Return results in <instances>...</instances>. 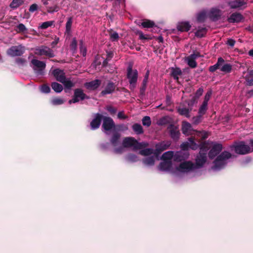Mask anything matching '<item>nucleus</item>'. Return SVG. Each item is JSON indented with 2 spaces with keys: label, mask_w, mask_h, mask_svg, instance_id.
Returning <instances> with one entry per match:
<instances>
[{
  "label": "nucleus",
  "mask_w": 253,
  "mask_h": 253,
  "mask_svg": "<svg viewBox=\"0 0 253 253\" xmlns=\"http://www.w3.org/2000/svg\"><path fill=\"white\" fill-rule=\"evenodd\" d=\"M223 12L217 7H212L208 12L209 18L213 21L219 20Z\"/></svg>",
  "instance_id": "nucleus-13"
},
{
  "label": "nucleus",
  "mask_w": 253,
  "mask_h": 253,
  "mask_svg": "<svg viewBox=\"0 0 253 253\" xmlns=\"http://www.w3.org/2000/svg\"><path fill=\"white\" fill-rule=\"evenodd\" d=\"M189 153L188 151H179L174 153V161L181 162L188 159Z\"/></svg>",
  "instance_id": "nucleus-18"
},
{
  "label": "nucleus",
  "mask_w": 253,
  "mask_h": 253,
  "mask_svg": "<svg viewBox=\"0 0 253 253\" xmlns=\"http://www.w3.org/2000/svg\"><path fill=\"white\" fill-rule=\"evenodd\" d=\"M52 74L56 80L61 83L64 81L66 78L64 71L59 69H55L52 71Z\"/></svg>",
  "instance_id": "nucleus-25"
},
{
  "label": "nucleus",
  "mask_w": 253,
  "mask_h": 253,
  "mask_svg": "<svg viewBox=\"0 0 253 253\" xmlns=\"http://www.w3.org/2000/svg\"><path fill=\"white\" fill-rule=\"evenodd\" d=\"M224 63H225L224 60L222 57H219L216 64L209 67V71L211 72L215 71L217 69L220 68V67Z\"/></svg>",
  "instance_id": "nucleus-30"
},
{
  "label": "nucleus",
  "mask_w": 253,
  "mask_h": 253,
  "mask_svg": "<svg viewBox=\"0 0 253 253\" xmlns=\"http://www.w3.org/2000/svg\"><path fill=\"white\" fill-rule=\"evenodd\" d=\"M72 24V18L70 17L68 19L67 22L66 24V32L70 34L71 32V27Z\"/></svg>",
  "instance_id": "nucleus-50"
},
{
  "label": "nucleus",
  "mask_w": 253,
  "mask_h": 253,
  "mask_svg": "<svg viewBox=\"0 0 253 253\" xmlns=\"http://www.w3.org/2000/svg\"><path fill=\"white\" fill-rule=\"evenodd\" d=\"M231 148H234L235 152L240 155H245L252 152L250 146L246 144L244 141L235 143L231 146Z\"/></svg>",
  "instance_id": "nucleus-7"
},
{
  "label": "nucleus",
  "mask_w": 253,
  "mask_h": 253,
  "mask_svg": "<svg viewBox=\"0 0 253 253\" xmlns=\"http://www.w3.org/2000/svg\"><path fill=\"white\" fill-rule=\"evenodd\" d=\"M174 152L172 151H168L165 152L161 157V159L164 161H172V159L174 160Z\"/></svg>",
  "instance_id": "nucleus-33"
},
{
  "label": "nucleus",
  "mask_w": 253,
  "mask_h": 253,
  "mask_svg": "<svg viewBox=\"0 0 253 253\" xmlns=\"http://www.w3.org/2000/svg\"><path fill=\"white\" fill-rule=\"evenodd\" d=\"M116 88V85L112 82H109L105 86L104 89L102 90L101 94L102 95H105L112 93Z\"/></svg>",
  "instance_id": "nucleus-22"
},
{
  "label": "nucleus",
  "mask_w": 253,
  "mask_h": 253,
  "mask_svg": "<svg viewBox=\"0 0 253 253\" xmlns=\"http://www.w3.org/2000/svg\"><path fill=\"white\" fill-rule=\"evenodd\" d=\"M40 90L41 91L42 93H48L50 91V88L48 85L46 84H43L41 86Z\"/></svg>",
  "instance_id": "nucleus-55"
},
{
  "label": "nucleus",
  "mask_w": 253,
  "mask_h": 253,
  "mask_svg": "<svg viewBox=\"0 0 253 253\" xmlns=\"http://www.w3.org/2000/svg\"><path fill=\"white\" fill-rule=\"evenodd\" d=\"M16 63L21 66H23L26 63V60L23 58H17L16 59Z\"/></svg>",
  "instance_id": "nucleus-62"
},
{
  "label": "nucleus",
  "mask_w": 253,
  "mask_h": 253,
  "mask_svg": "<svg viewBox=\"0 0 253 253\" xmlns=\"http://www.w3.org/2000/svg\"><path fill=\"white\" fill-rule=\"evenodd\" d=\"M64 85L66 88L68 89H70L72 87L75 85V83H73V82L69 78H65L64 81L63 82H61Z\"/></svg>",
  "instance_id": "nucleus-37"
},
{
  "label": "nucleus",
  "mask_w": 253,
  "mask_h": 253,
  "mask_svg": "<svg viewBox=\"0 0 253 253\" xmlns=\"http://www.w3.org/2000/svg\"><path fill=\"white\" fill-rule=\"evenodd\" d=\"M168 129L171 138L173 140L176 141L179 139L180 132L176 126L171 124L168 126Z\"/></svg>",
  "instance_id": "nucleus-17"
},
{
  "label": "nucleus",
  "mask_w": 253,
  "mask_h": 253,
  "mask_svg": "<svg viewBox=\"0 0 253 253\" xmlns=\"http://www.w3.org/2000/svg\"><path fill=\"white\" fill-rule=\"evenodd\" d=\"M101 120L102 116L100 114H97L95 118L90 122V126L91 129L95 130L98 128L100 125Z\"/></svg>",
  "instance_id": "nucleus-24"
},
{
  "label": "nucleus",
  "mask_w": 253,
  "mask_h": 253,
  "mask_svg": "<svg viewBox=\"0 0 253 253\" xmlns=\"http://www.w3.org/2000/svg\"><path fill=\"white\" fill-rule=\"evenodd\" d=\"M172 161L162 160L158 167L159 170L162 171H169L172 169Z\"/></svg>",
  "instance_id": "nucleus-19"
},
{
  "label": "nucleus",
  "mask_w": 253,
  "mask_h": 253,
  "mask_svg": "<svg viewBox=\"0 0 253 253\" xmlns=\"http://www.w3.org/2000/svg\"><path fill=\"white\" fill-rule=\"evenodd\" d=\"M51 87L57 93H60L63 90L62 85L56 82H53L51 84Z\"/></svg>",
  "instance_id": "nucleus-38"
},
{
  "label": "nucleus",
  "mask_w": 253,
  "mask_h": 253,
  "mask_svg": "<svg viewBox=\"0 0 253 253\" xmlns=\"http://www.w3.org/2000/svg\"><path fill=\"white\" fill-rule=\"evenodd\" d=\"M204 90L202 87H200L195 93V97L199 98L200 97L203 93Z\"/></svg>",
  "instance_id": "nucleus-61"
},
{
  "label": "nucleus",
  "mask_w": 253,
  "mask_h": 253,
  "mask_svg": "<svg viewBox=\"0 0 253 253\" xmlns=\"http://www.w3.org/2000/svg\"><path fill=\"white\" fill-rule=\"evenodd\" d=\"M121 134L115 132L113 133L110 139V142L102 143L101 144V148L103 150H107L110 148L111 145L114 147V149L118 148L121 145L120 140Z\"/></svg>",
  "instance_id": "nucleus-3"
},
{
  "label": "nucleus",
  "mask_w": 253,
  "mask_h": 253,
  "mask_svg": "<svg viewBox=\"0 0 253 253\" xmlns=\"http://www.w3.org/2000/svg\"><path fill=\"white\" fill-rule=\"evenodd\" d=\"M23 3V0H13L10 4V7L12 9H16L22 5Z\"/></svg>",
  "instance_id": "nucleus-40"
},
{
  "label": "nucleus",
  "mask_w": 253,
  "mask_h": 253,
  "mask_svg": "<svg viewBox=\"0 0 253 253\" xmlns=\"http://www.w3.org/2000/svg\"><path fill=\"white\" fill-rule=\"evenodd\" d=\"M54 23L53 21H48L43 22L40 26V28L42 29H45L51 26Z\"/></svg>",
  "instance_id": "nucleus-52"
},
{
  "label": "nucleus",
  "mask_w": 253,
  "mask_h": 253,
  "mask_svg": "<svg viewBox=\"0 0 253 253\" xmlns=\"http://www.w3.org/2000/svg\"><path fill=\"white\" fill-rule=\"evenodd\" d=\"M59 7L57 4H55L51 6L46 7V10L47 12L49 13H52L54 12H57L59 11Z\"/></svg>",
  "instance_id": "nucleus-47"
},
{
  "label": "nucleus",
  "mask_w": 253,
  "mask_h": 253,
  "mask_svg": "<svg viewBox=\"0 0 253 253\" xmlns=\"http://www.w3.org/2000/svg\"><path fill=\"white\" fill-rule=\"evenodd\" d=\"M228 4L232 9H241L242 7L245 8L246 7L245 5L247 4V2L242 0H235L228 2Z\"/></svg>",
  "instance_id": "nucleus-20"
},
{
  "label": "nucleus",
  "mask_w": 253,
  "mask_h": 253,
  "mask_svg": "<svg viewBox=\"0 0 253 253\" xmlns=\"http://www.w3.org/2000/svg\"><path fill=\"white\" fill-rule=\"evenodd\" d=\"M129 147H132L133 150H136L140 149L142 145L132 137H126L123 139L122 144L114 149L113 151L116 154H120L125 151L126 148Z\"/></svg>",
  "instance_id": "nucleus-1"
},
{
  "label": "nucleus",
  "mask_w": 253,
  "mask_h": 253,
  "mask_svg": "<svg viewBox=\"0 0 253 253\" xmlns=\"http://www.w3.org/2000/svg\"><path fill=\"white\" fill-rule=\"evenodd\" d=\"M211 91H209L207 92L206 94L205 97H204V100L203 102V103L208 104V102L210 99V97L211 95Z\"/></svg>",
  "instance_id": "nucleus-56"
},
{
  "label": "nucleus",
  "mask_w": 253,
  "mask_h": 253,
  "mask_svg": "<svg viewBox=\"0 0 253 253\" xmlns=\"http://www.w3.org/2000/svg\"><path fill=\"white\" fill-rule=\"evenodd\" d=\"M148 77H149V71H147V73L146 74L144 79L142 82V84L144 86V89H146V84L148 82Z\"/></svg>",
  "instance_id": "nucleus-59"
},
{
  "label": "nucleus",
  "mask_w": 253,
  "mask_h": 253,
  "mask_svg": "<svg viewBox=\"0 0 253 253\" xmlns=\"http://www.w3.org/2000/svg\"><path fill=\"white\" fill-rule=\"evenodd\" d=\"M207 29L206 28H199L195 33V36L197 37L202 38L206 34Z\"/></svg>",
  "instance_id": "nucleus-41"
},
{
  "label": "nucleus",
  "mask_w": 253,
  "mask_h": 253,
  "mask_svg": "<svg viewBox=\"0 0 253 253\" xmlns=\"http://www.w3.org/2000/svg\"><path fill=\"white\" fill-rule=\"evenodd\" d=\"M182 131L185 135H190L193 131L191 125L188 122H183L182 125Z\"/></svg>",
  "instance_id": "nucleus-29"
},
{
  "label": "nucleus",
  "mask_w": 253,
  "mask_h": 253,
  "mask_svg": "<svg viewBox=\"0 0 253 253\" xmlns=\"http://www.w3.org/2000/svg\"><path fill=\"white\" fill-rule=\"evenodd\" d=\"M30 66L33 68L36 75H43L44 73V71L46 67L45 62L36 59H33L31 61Z\"/></svg>",
  "instance_id": "nucleus-4"
},
{
  "label": "nucleus",
  "mask_w": 253,
  "mask_h": 253,
  "mask_svg": "<svg viewBox=\"0 0 253 253\" xmlns=\"http://www.w3.org/2000/svg\"><path fill=\"white\" fill-rule=\"evenodd\" d=\"M24 52V46L19 45L11 47L7 50V53L11 57H15L22 55Z\"/></svg>",
  "instance_id": "nucleus-12"
},
{
  "label": "nucleus",
  "mask_w": 253,
  "mask_h": 253,
  "mask_svg": "<svg viewBox=\"0 0 253 253\" xmlns=\"http://www.w3.org/2000/svg\"><path fill=\"white\" fill-rule=\"evenodd\" d=\"M141 25L144 28H149L153 27L155 25V23L152 21L146 20L141 23Z\"/></svg>",
  "instance_id": "nucleus-45"
},
{
  "label": "nucleus",
  "mask_w": 253,
  "mask_h": 253,
  "mask_svg": "<svg viewBox=\"0 0 253 253\" xmlns=\"http://www.w3.org/2000/svg\"><path fill=\"white\" fill-rule=\"evenodd\" d=\"M200 57H201V55L199 52H194L187 57H186L185 61L190 67L195 68L197 66V63L196 60Z\"/></svg>",
  "instance_id": "nucleus-14"
},
{
  "label": "nucleus",
  "mask_w": 253,
  "mask_h": 253,
  "mask_svg": "<svg viewBox=\"0 0 253 253\" xmlns=\"http://www.w3.org/2000/svg\"><path fill=\"white\" fill-rule=\"evenodd\" d=\"M231 154L224 151L219 154L213 162L211 169L214 171H218L225 167L228 162V160L231 158Z\"/></svg>",
  "instance_id": "nucleus-2"
},
{
  "label": "nucleus",
  "mask_w": 253,
  "mask_h": 253,
  "mask_svg": "<svg viewBox=\"0 0 253 253\" xmlns=\"http://www.w3.org/2000/svg\"><path fill=\"white\" fill-rule=\"evenodd\" d=\"M142 122L143 125L147 127L150 126L151 124V120L150 117L149 116H145L143 117Z\"/></svg>",
  "instance_id": "nucleus-49"
},
{
  "label": "nucleus",
  "mask_w": 253,
  "mask_h": 253,
  "mask_svg": "<svg viewBox=\"0 0 253 253\" xmlns=\"http://www.w3.org/2000/svg\"><path fill=\"white\" fill-rule=\"evenodd\" d=\"M208 149L203 148H200V150L199 154L196 158L195 165L197 167V169L202 167L207 161V154Z\"/></svg>",
  "instance_id": "nucleus-9"
},
{
  "label": "nucleus",
  "mask_w": 253,
  "mask_h": 253,
  "mask_svg": "<svg viewBox=\"0 0 253 253\" xmlns=\"http://www.w3.org/2000/svg\"><path fill=\"white\" fill-rule=\"evenodd\" d=\"M80 49L81 53L82 54L83 56H85L86 54V48L84 45V42L83 40H81L80 41Z\"/></svg>",
  "instance_id": "nucleus-51"
},
{
  "label": "nucleus",
  "mask_w": 253,
  "mask_h": 253,
  "mask_svg": "<svg viewBox=\"0 0 253 253\" xmlns=\"http://www.w3.org/2000/svg\"><path fill=\"white\" fill-rule=\"evenodd\" d=\"M222 149V146L221 144H214L209 152V157L210 159H213L216 156L219 154V153L221 151Z\"/></svg>",
  "instance_id": "nucleus-16"
},
{
  "label": "nucleus",
  "mask_w": 253,
  "mask_h": 253,
  "mask_svg": "<svg viewBox=\"0 0 253 253\" xmlns=\"http://www.w3.org/2000/svg\"><path fill=\"white\" fill-rule=\"evenodd\" d=\"M101 84V81L96 79L91 82H87L84 84L85 87L90 90H94L97 89Z\"/></svg>",
  "instance_id": "nucleus-26"
},
{
  "label": "nucleus",
  "mask_w": 253,
  "mask_h": 253,
  "mask_svg": "<svg viewBox=\"0 0 253 253\" xmlns=\"http://www.w3.org/2000/svg\"><path fill=\"white\" fill-rule=\"evenodd\" d=\"M35 53L39 56L45 55L49 58H52L55 56L53 51L46 46H41L36 48Z\"/></svg>",
  "instance_id": "nucleus-10"
},
{
  "label": "nucleus",
  "mask_w": 253,
  "mask_h": 253,
  "mask_svg": "<svg viewBox=\"0 0 253 253\" xmlns=\"http://www.w3.org/2000/svg\"><path fill=\"white\" fill-rule=\"evenodd\" d=\"M202 120V115H198V116L194 117L192 118V122L195 125H197L199 124L200 122H201Z\"/></svg>",
  "instance_id": "nucleus-54"
},
{
  "label": "nucleus",
  "mask_w": 253,
  "mask_h": 253,
  "mask_svg": "<svg viewBox=\"0 0 253 253\" xmlns=\"http://www.w3.org/2000/svg\"><path fill=\"white\" fill-rule=\"evenodd\" d=\"M226 43L231 47H233L235 45V41L232 39H230L227 40Z\"/></svg>",
  "instance_id": "nucleus-64"
},
{
  "label": "nucleus",
  "mask_w": 253,
  "mask_h": 253,
  "mask_svg": "<svg viewBox=\"0 0 253 253\" xmlns=\"http://www.w3.org/2000/svg\"><path fill=\"white\" fill-rule=\"evenodd\" d=\"M247 85L249 86L253 85V70L250 71L245 77Z\"/></svg>",
  "instance_id": "nucleus-35"
},
{
  "label": "nucleus",
  "mask_w": 253,
  "mask_h": 253,
  "mask_svg": "<svg viewBox=\"0 0 253 253\" xmlns=\"http://www.w3.org/2000/svg\"><path fill=\"white\" fill-rule=\"evenodd\" d=\"M176 27L180 32H187L190 30L191 25L188 21H181L178 23Z\"/></svg>",
  "instance_id": "nucleus-28"
},
{
  "label": "nucleus",
  "mask_w": 253,
  "mask_h": 253,
  "mask_svg": "<svg viewBox=\"0 0 253 253\" xmlns=\"http://www.w3.org/2000/svg\"><path fill=\"white\" fill-rule=\"evenodd\" d=\"M207 15H208V12L205 9L199 11L196 14L197 21L200 23L204 22L206 19Z\"/></svg>",
  "instance_id": "nucleus-31"
},
{
  "label": "nucleus",
  "mask_w": 253,
  "mask_h": 253,
  "mask_svg": "<svg viewBox=\"0 0 253 253\" xmlns=\"http://www.w3.org/2000/svg\"><path fill=\"white\" fill-rule=\"evenodd\" d=\"M232 66L229 63H223L222 66L220 67V71L225 73H229L231 72L232 70Z\"/></svg>",
  "instance_id": "nucleus-36"
},
{
  "label": "nucleus",
  "mask_w": 253,
  "mask_h": 253,
  "mask_svg": "<svg viewBox=\"0 0 253 253\" xmlns=\"http://www.w3.org/2000/svg\"><path fill=\"white\" fill-rule=\"evenodd\" d=\"M182 74V71L179 68L172 67L171 68V76L177 82H178L179 80V76H181Z\"/></svg>",
  "instance_id": "nucleus-32"
},
{
  "label": "nucleus",
  "mask_w": 253,
  "mask_h": 253,
  "mask_svg": "<svg viewBox=\"0 0 253 253\" xmlns=\"http://www.w3.org/2000/svg\"><path fill=\"white\" fill-rule=\"evenodd\" d=\"M110 40L112 42H116L118 41L119 36L118 33H117L116 32H114L113 33H110Z\"/></svg>",
  "instance_id": "nucleus-53"
},
{
  "label": "nucleus",
  "mask_w": 253,
  "mask_h": 253,
  "mask_svg": "<svg viewBox=\"0 0 253 253\" xmlns=\"http://www.w3.org/2000/svg\"><path fill=\"white\" fill-rule=\"evenodd\" d=\"M126 160L129 162H135L138 160V157L134 154H129L126 157Z\"/></svg>",
  "instance_id": "nucleus-48"
},
{
  "label": "nucleus",
  "mask_w": 253,
  "mask_h": 253,
  "mask_svg": "<svg viewBox=\"0 0 253 253\" xmlns=\"http://www.w3.org/2000/svg\"><path fill=\"white\" fill-rule=\"evenodd\" d=\"M17 28L18 30V32H24L27 30V29H26L25 26L23 24H22V23L19 24L17 26Z\"/></svg>",
  "instance_id": "nucleus-58"
},
{
  "label": "nucleus",
  "mask_w": 253,
  "mask_h": 253,
  "mask_svg": "<svg viewBox=\"0 0 253 253\" xmlns=\"http://www.w3.org/2000/svg\"><path fill=\"white\" fill-rule=\"evenodd\" d=\"M127 78L129 83V88L133 90L136 86L138 79V72L137 70H133L131 66L127 68Z\"/></svg>",
  "instance_id": "nucleus-5"
},
{
  "label": "nucleus",
  "mask_w": 253,
  "mask_h": 253,
  "mask_svg": "<svg viewBox=\"0 0 253 253\" xmlns=\"http://www.w3.org/2000/svg\"><path fill=\"white\" fill-rule=\"evenodd\" d=\"M132 127L133 131L137 134H140L143 132V128L140 124H135L132 126Z\"/></svg>",
  "instance_id": "nucleus-39"
},
{
  "label": "nucleus",
  "mask_w": 253,
  "mask_h": 253,
  "mask_svg": "<svg viewBox=\"0 0 253 253\" xmlns=\"http://www.w3.org/2000/svg\"><path fill=\"white\" fill-rule=\"evenodd\" d=\"M197 169V167L191 161H184L181 162L176 167V169L180 172L187 173L193 172Z\"/></svg>",
  "instance_id": "nucleus-6"
},
{
  "label": "nucleus",
  "mask_w": 253,
  "mask_h": 253,
  "mask_svg": "<svg viewBox=\"0 0 253 253\" xmlns=\"http://www.w3.org/2000/svg\"><path fill=\"white\" fill-rule=\"evenodd\" d=\"M208 109V104L202 103V105L199 108L198 114L199 115H204L205 114L207 110Z\"/></svg>",
  "instance_id": "nucleus-46"
},
{
  "label": "nucleus",
  "mask_w": 253,
  "mask_h": 253,
  "mask_svg": "<svg viewBox=\"0 0 253 253\" xmlns=\"http://www.w3.org/2000/svg\"><path fill=\"white\" fill-rule=\"evenodd\" d=\"M38 8V5L36 3H34L31 5L29 7V10L30 12H34L35 11L37 10Z\"/></svg>",
  "instance_id": "nucleus-60"
},
{
  "label": "nucleus",
  "mask_w": 253,
  "mask_h": 253,
  "mask_svg": "<svg viewBox=\"0 0 253 253\" xmlns=\"http://www.w3.org/2000/svg\"><path fill=\"white\" fill-rule=\"evenodd\" d=\"M153 151L152 148H146L139 151V153L142 156H149L153 153Z\"/></svg>",
  "instance_id": "nucleus-44"
},
{
  "label": "nucleus",
  "mask_w": 253,
  "mask_h": 253,
  "mask_svg": "<svg viewBox=\"0 0 253 253\" xmlns=\"http://www.w3.org/2000/svg\"><path fill=\"white\" fill-rule=\"evenodd\" d=\"M116 128L118 130L125 131L127 129V127L126 126H125L124 125H120L117 126Z\"/></svg>",
  "instance_id": "nucleus-63"
},
{
  "label": "nucleus",
  "mask_w": 253,
  "mask_h": 253,
  "mask_svg": "<svg viewBox=\"0 0 253 253\" xmlns=\"http://www.w3.org/2000/svg\"><path fill=\"white\" fill-rule=\"evenodd\" d=\"M180 147L181 148V151H187L188 148H191L192 150H196L198 148V145L194 142V139L190 137L187 142L181 144Z\"/></svg>",
  "instance_id": "nucleus-15"
},
{
  "label": "nucleus",
  "mask_w": 253,
  "mask_h": 253,
  "mask_svg": "<svg viewBox=\"0 0 253 253\" xmlns=\"http://www.w3.org/2000/svg\"><path fill=\"white\" fill-rule=\"evenodd\" d=\"M139 39L140 40H150L151 37L149 35H145L143 34L142 32H138Z\"/></svg>",
  "instance_id": "nucleus-57"
},
{
  "label": "nucleus",
  "mask_w": 253,
  "mask_h": 253,
  "mask_svg": "<svg viewBox=\"0 0 253 253\" xmlns=\"http://www.w3.org/2000/svg\"><path fill=\"white\" fill-rule=\"evenodd\" d=\"M244 17L240 13L234 12L232 13L228 19L229 23H239L242 21Z\"/></svg>",
  "instance_id": "nucleus-27"
},
{
  "label": "nucleus",
  "mask_w": 253,
  "mask_h": 253,
  "mask_svg": "<svg viewBox=\"0 0 253 253\" xmlns=\"http://www.w3.org/2000/svg\"><path fill=\"white\" fill-rule=\"evenodd\" d=\"M155 161V156H152L147 157L142 160L143 163L147 166H152L154 165Z\"/></svg>",
  "instance_id": "nucleus-34"
},
{
  "label": "nucleus",
  "mask_w": 253,
  "mask_h": 253,
  "mask_svg": "<svg viewBox=\"0 0 253 253\" xmlns=\"http://www.w3.org/2000/svg\"><path fill=\"white\" fill-rule=\"evenodd\" d=\"M170 141H163L156 145V150L158 153H161L168 149L171 145Z\"/></svg>",
  "instance_id": "nucleus-23"
},
{
  "label": "nucleus",
  "mask_w": 253,
  "mask_h": 253,
  "mask_svg": "<svg viewBox=\"0 0 253 253\" xmlns=\"http://www.w3.org/2000/svg\"><path fill=\"white\" fill-rule=\"evenodd\" d=\"M194 104L193 101H191L190 103H188V105L190 106L189 108H185V107H179L177 109V111L179 114L182 116H184L187 118H190V112L192 110V107Z\"/></svg>",
  "instance_id": "nucleus-21"
},
{
  "label": "nucleus",
  "mask_w": 253,
  "mask_h": 253,
  "mask_svg": "<svg viewBox=\"0 0 253 253\" xmlns=\"http://www.w3.org/2000/svg\"><path fill=\"white\" fill-rule=\"evenodd\" d=\"M64 102V100L59 97L53 98L51 100V103L54 106L62 104Z\"/></svg>",
  "instance_id": "nucleus-42"
},
{
  "label": "nucleus",
  "mask_w": 253,
  "mask_h": 253,
  "mask_svg": "<svg viewBox=\"0 0 253 253\" xmlns=\"http://www.w3.org/2000/svg\"><path fill=\"white\" fill-rule=\"evenodd\" d=\"M70 49L74 53L76 52L77 49V41L76 38H74L70 45Z\"/></svg>",
  "instance_id": "nucleus-43"
},
{
  "label": "nucleus",
  "mask_w": 253,
  "mask_h": 253,
  "mask_svg": "<svg viewBox=\"0 0 253 253\" xmlns=\"http://www.w3.org/2000/svg\"><path fill=\"white\" fill-rule=\"evenodd\" d=\"M89 97L87 96L81 88L75 89L74 95L72 99L69 100L68 102L70 104L72 103H76L80 101H83L85 99H88Z\"/></svg>",
  "instance_id": "nucleus-8"
},
{
  "label": "nucleus",
  "mask_w": 253,
  "mask_h": 253,
  "mask_svg": "<svg viewBox=\"0 0 253 253\" xmlns=\"http://www.w3.org/2000/svg\"><path fill=\"white\" fill-rule=\"evenodd\" d=\"M103 131L107 135L109 134V131L115 127V124L112 119L110 117H104L102 124Z\"/></svg>",
  "instance_id": "nucleus-11"
}]
</instances>
